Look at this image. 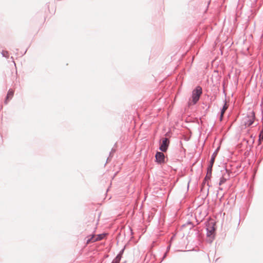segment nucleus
<instances>
[{
  "instance_id": "f257e3e1",
  "label": "nucleus",
  "mask_w": 263,
  "mask_h": 263,
  "mask_svg": "<svg viewBox=\"0 0 263 263\" xmlns=\"http://www.w3.org/2000/svg\"><path fill=\"white\" fill-rule=\"evenodd\" d=\"M202 93V88L200 86H198L193 91L192 102H189V105L196 104L199 100V98Z\"/></svg>"
},
{
  "instance_id": "f03ea898",
  "label": "nucleus",
  "mask_w": 263,
  "mask_h": 263,
  "mask_svg": "<svg viewBox=\"0 0 263 263\" xmlns=\"http://www.w3.org/2000/svg\"><path fill=\"white\" fill-rule=\"evenodd\" d=\"M254 114L251 112L249 116L243 119L245 125L250 126L254 122Z\"/></svg>"
},
{
  "instance_id": "7ed1b4c3",
  "label": "nucleus",
  "mask_w": 263,
  "mask_h": 263,
  "mask_svg": "<svg viewBox=\"0 0 263 263\" xmlns=\"http://www.w3.org/2000/svg\"><path fill=\"white\" fill-rule=\"evenodd\" d=\"M169 142L168 138H162V142L160 144V149L162 152H166L169 145Z\"/></svg>"
},
{
  "instance_id": "20e7f679",
  "label": "nucleus",
  "mask_w": 263,
  "mask_h": 263,
  "mask_svg": "<svg viewBox=\"0 0 263 263\" xmlns=\"http://www.w3.org/2000/svg\"><path fill=\"white\" fill-rule=\"evenodd\" d=\"M103 237V236L102 235H99L97 236L92 235L91 238H88L87 240V243H89L92 242H95L98 240H101Z\"/></svg>"
},
{
  "instance_id": "39448f33",
  "label": "nucleus",
  "mask_w": 263,
  "mask_h": 263,
  "mask_svg": "<svg viewBox=\"0 0 263 263\" xmlns=\"http://www.w3.org/2000/svg\"><path fill=\"white\" fill-rule=\"evenodd\" d=\"M155 157L156 161L159 163H162L164 161V155L161 152H157Z\"/></svg>"
},
{
  "instance_id": "423d86ee",
  "label": "nucleus",
  "mask_w": 263,
  "mask_h": 263,
  "mask_svg": "<svg viewBox=\"0 0 263 263\" xmlns=\"http://www.w3.org/2000/svg\"><path fill=\"white\" fill-rule=\"evenodd\" d=\"M13 94H14V91L11 90V89H10L8 92V93H7V97H6V100H5V103H7V102H8L10 99H12L13 96Z\"/></svg>"
},
{
  "instance_id": "0eeeda50",
  "label": "nucleus",
  "mask_w": 263,
  "mask_h": 263,
  "mask_svg": "<svg viewBox=\"0 0 263 263\" xmlns=\"http://www.w3.org/2000/svg\"><path fill=\"white\" fill-rule=\"evenodd\" d=\"M228 107V104H227V103H225L222 107V109L221 111V115H220V121L222 120L223 114H224L226 110L227 109Z\"/></svg>"
},
{
  "instance_id": "6e6552de",
  "label": "nucleus",
  "mask_w": 263,
  "mask_h": 263,
  "mask_svg": "<svg viewBox=\"0 0 263 263\" xmlns=\"http://www.w3.org/2000/svg\"><path fill=\"white\" fill-rule=\"evenodd\" d=\"M212 168L208 167L207 174L205 177V180H210L211 179V177L212 176Z\"/></svg>"
},
{
  "instance_id": "1a4fd4ad",
  "label": "nucleus",
  "mask_w": 263,
  "mask_h": 263,
  "mask_svg": "<svg viewBox=\"0 0 263 263\" xmlns=\"http://www.w3.org/2000/svg\"><path fill=\"white\" fill-rule=\"evenodd\" d=\"M121 260L120 255H118L113 260L111 263H119Z\"/></svg>"
},
{
  "instance_id": "9d476101",
  "label": "nucleus",
  "mask_w": 263,
  "mask_h": 263,
  "mask_svg": "<svg viewBox=\"0 0 263 263\" xmlns=\"http://www.w3.org/2000/svg\"><path fill=\"white\" fill-rule=\"evenodd\" d=\"M263 140V130H262L259 136V144H261V140Z\"/></svg>"
},
{
  "instance_id": "9b49d317",
  "label": "nucleus",
  "mask_w": 263,
  "mask_h": 263,
  "mask_svg": "<svg viewBox=\"0 0 263 263\" xmlns=\"http://www.w3.org/2000/svg\"><path fill=\"white\" fill-rule=\"evenodd\" d=\"M214 161H215L214 157H212V158H211V161H210V166H209V168H212V167H213V164H214Z\"/></svg>"
},
{
  "instance_id": "f8f14e48",
  "label": "nucleus",
  "mask_w": 263,
  "mask_h": 263,
  "mask_svg": "<svg viewBox=\"0 0 263 263\" xmlns=\"http://www.w3.org/2000/svg\"><path fill=\"white\" fill-rule=\"evenodd\" d=\"M226 181V179L225 178H224L223 177L221 178L220 180V182H219V185H221L222 184H223V183H224Z\"/></svg>"
},
{
  "instance_id": "ddd939ff",
  "label": "nucleus",
  "mask_w": 263,
  "mask_h": 263,
  "mask_svg": "<svg viewBox=\"0 0 263 263\" xmlns=\"http://www.w3.org/2000/svg\"><path fill=\"white\" fill-rule=\"evenodd\" d=\"M216 155H217V153H216V152H215V153L213 154V155H212V157H214V159H215V157H216Z\"/></svg>"
}]
</instances>
